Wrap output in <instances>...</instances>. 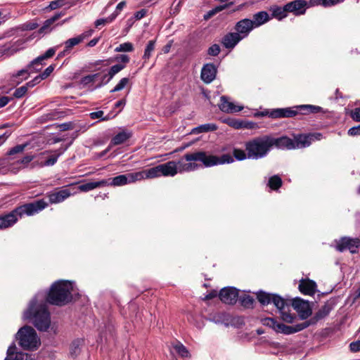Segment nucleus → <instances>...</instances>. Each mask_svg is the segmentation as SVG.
I'll list each match as a JSON object with an SVG mask.
<instances>
[{
  "label": "nucleus",
  "mask_w": 360,
  "mask_h": 360,
  "mask_svg": "<svg viewBox=\"0 0 360 360\" xmlns=\"http://www.w3.org/2000/svg\"><path fill=\"white\" fill-rule=\"evenodd\" d=\"M74 193L70 188H63L59 191L49 194V199L51 204H57L63 202Z\"/></svg>",
  "instance_id": "nucleus-17"
},
{
  "label": "nucleus",
  "mask_w": 360,
  "mask_h": 360,
  "mask_svg": "<svg viewBox=\"0 0 360 360\" xmlns=\"http://www.w3.org/2000/svg\"><path fill=\"white\" fill-rule=\"evenodd\" d=\"M269 141L271 148L273 146L282 150L295 149L294 141L287 136H281L279 138H274L269 136Z\"/></svg>",
  "instance_id": "nucleus-14"
},
{
  "label": "nucleus",
  "mask_w": 360,
  "mask_h": 360,
  "mask_svg": "<svg viewBox=\"0 0 360 360\" xmlns=\"http://www.w3.org/2000/svg\"><path fill=\"white\" fill-rule=\"evenodd\" d=\"M173 348L176 352L181 357H188L190 356L187 348L180 342H177L173 345Z\"/></svg>",
  "instance_id": "nucleus-37"
},
{
  "label": "nucleus",
  "mask_w": 360,
  "mask_h": 360,
  "mask_svg": "<svg viewBox=\"0 0 360 360\" xmlns=\"http://www.w3.org/2000/svg\"><path fill=\"white\" fill-rule=\"evenodd\" d=\"M94 32V30L92 29H89L88 30L84 31L82 34H79L78 36L81 39V40L83 41L86 39L90 37Z\"/></svg>",
  "instance_id": "nucleus-56"
},
{
  "label": "nucleus",
  "mask_w": 360,
  "mask_h": 360,
  "mask_svg": "<svg viewBox=\"0 0 360 360\" xmlns=\"http://www.w3.org/2000/svg\"><path fill=\"white\" fill-rule=\"evenodd\" d=\"M125 6H126V2L124 1L120 2L117 5L115 11L111 15L116 14V17H117Z\"/></svg>",
  "instance_id": "nucleus-60"
},
{
  "label": "nucleus",
  "mask_w": 360,
  "mask_h": 360,
  "mask_svg": "<svg viewBox=\"0 0 360 360\" xmlns=\"http://www.w3.org/2000/svg\"><path fill=\"white\" fill-rule=\"evenodd\" d=\"M258 301L263 305L273 303L278 310L283 321L292 323L295 316L289 313V306L283 297L276 295L259 291L257 294Z\"/></svg>",
  "instance_id": "nucleus-5"
},
{
  "label": "nucleus",
  "mask_w": 360,
  "mask_h": 360,
  "mask_svg": "<svg viewBox=\"0 0 360 360\" xmlns=\"http://www.w3.org/2000/svg\"><path fill=\"white\" fill-rule=\"evenodd\" d=\"M27 145H28V143L17 145V146L13 147L12 148H11L8 151L7 155H15L17 153H22L25 149V148L27 146Z\"/></svg>",
  "instance_id": "nucleus-47"
},
{
  "label": "nucleus",
  "mask_w": 360,
  "mask_h": 360,
  "mask_svg": "<svg viewBox=\"0 0 360 360\" xmlns=\"http://www.w3.org/2000/svg\"><path fill=\"white\" fill-rule=\"evenodd\" d=\"M335 243V248L339 252L349 250L350 252L355 253L360 246V240L359 238L350 237H342L340 240H336Z\"/></svg>",
  "instance_id": "nucleus-9"
},
{
  "label": "nucleus",
  "mask_w": 360,
  "mask_h": 360,
  "mask_svg": "<svg viewBox=\"0 0 360 360\" xmlns=\"http://www.w3.org/2000/svg\"><path fill=\"white\" fill-rule=\"evenodd\" d=\"M55 53H56V48L55 47L50 48L43 55L37 57V61L39 60H41L42 61H44L46 59L50 58L54 56Z\"/></svg>",
  "instance_id": "nucleus-48"
},
{
  "label": "nucleus",
  "mask_w": 360,
  "mask_h": 360,
  "mask_svg": "<svg viewBox=\"0 0 360 360\" xmlns=\"http://www.w3.org/2000/svg\"><path fill=\"white\" fill-rule=\"evenodd\" d=\"M82 41L79 38V37L77 35L75 37L70 38L68 40H66L64 42V46L65 47V51H71L72 49L78 45L79 44L82 43Z\"/></svg>",
  "instance_id": "nucleus-38"
},
{
  "label": "nucleus",
  "mask_w": 360,
  "mask_h": 360,
  "mask_svg": "<svg viewBox=\"0 0 360 360\" xmlns=\"http://www.w3.org/2000/svg\"><path fill=\"white\" fill-rule=\"evenodd\" d=\"M245 150L249 159L258 160L267 155L271 150L269 136L256 137L245 143Z\"/></svg>",
  "instance_id": "nucleus-7"
},
{
  "label": "nucleus",
  "mask_w": 360,
  "mask_h": 360,
  "mask_svg": "<svg viewBox=\"0 0 360 360\" xmlns=\"http://www.w3.org/2000/svg\"><path fill=\"white\" fill-rule=\"evenodd\" d=\"M134 49V45L131 42H124L120 44L115 49V52H131Z\"/></svg>",
  "instance_id": "nucleus-40"
},
{
  "label": "nucleus",
  "mask_w": 360,
  "mask_h": 360,
  "mask_svg": "<svg viewBox=\"0 0 360 360\" xmlns=\"http://www.w3.org/2000/svg\"><path fill=\"white\" fill-rule=\"evenodd\" d=\"M344 0H310L311 5H320L324 7H331L342 2Z\"/></svg>",
  "instance_id": "nucleus-34"
},
{
  "label": "nucleus",
  "mask_w": 360,
  "mask_h": 360,
  "mask_svg": "<svg viewBox=\"0 0 360 360\" xmlns=\"http://www.w3.org/2000/svg\"><path fill=\"white\" fill-rule=\"evenodd\" d=\"M100 77V73H95L92 75H86L82 78L81 84L83 86H86L91 83H93L96 81V79Z\"/></svg>",
  "instance_id": "nucleus-42"
},
{
  "label": "nucleus",
  "mask_w": 360,
  "mask_h": 360,
  "mask_svg": "<svg viewBox=\"0 0 360 360\" xmlns=\"http://www.w3.org/2000/svg\"><path fill=\"white\" fill-rule=\"evenodd\" d=\"M270 113H271V110L266 109L263 111L256 112L254 114V116L256 117H266V116H268L270 117Z\"/></svg>",
  "instance_id": "nucleus-61"
},
{
  "label": "nucleus",
  "mask_w": 360,
  "mask_h": 360,
  "mask_svg": "<svg viewBox=\"0 0 360 360\" xmlns=\"http://www.w3.org/2000/svg\"><path fill=\"white\" fill-rule=\"evenodd\" d=\"M350 350L353 352H360V340L352 342L349 345Z\"/></svg>",
  "instance_id": "nucleus-58"
},
{
  "label": "nucleus",
  "mask_w": 360,
  "mask_h": 360,
  "mask_svg": "<svg viewBox=\"0 0 360 360\" xmlns=\"http://www.w3.org/2000/svg\"><path fill=\"white\" fill-rule=\"evenodd\" d=\"M103 114H104L103 111L98 110V111H96V112H91L89 114V116L93 120L100 119L102 121L108 120H110V119H111L112 117L110 115H107L105 117H103Z\"/></svg>",
  "instance_id": "nucleus-44"
},
{
  "label": "nucleus",
  "mask_w": 360,
  "mask_h": 360,
  "mask_svg": "<svg viewBox=\"0 0 360 360\" xmlns=\"http://www.w3.org/2000/svg\"><path fill=\"white\" fill-rule=\"evenodd\" d=\"M82 340H74L71 345V354L72 355H77L79 352V346L82 344Z\"/></svg>",
  "instance_id": "nucleus-49"
},
{
  "label": "nucleus",
  "mask_w": 360,
  "mask_h": 360,
  "mask_svg": "<svg viewBox=\"0 0 360 360\" xmlns=\"http://www.w3.org/2000/svg\"><path fill=\"white\" fill-rule=\"evenodd\" d=\"M16 346L12 343L8 348L4 360H33L32 355L24 352H16Z\"/></svg>",
  "instance_id": "nucleus-18"
},
{
  "label": "nucleus",
  "mask_w": 360,
  "mask_h": 360,
  "mask_svg": "<svg viewBox=\"0 0 360 360\" xmlns=\"http://www.w3.org/2000/svg\"><path fill=\"white\" fill-rule=\"evenodd\" d=\"M115 60L120 63H124L125 65L129 62V57L125 54H121L116 56Z\"/></svg>",
  "instance_id": "nucleus-55"
},
{
  "label": "nucleus",
  "mask_w": 360,
  "mask_h": 360,
  "mask_svg": "<svg viewBox=\"0 0 360 360\" xmlns=\"http://www.w3.org/2000/svg\"><path fill=\"white\" fill-rule=\"evenodd\" d=\"M78 295L75 283L59 280L54 282L49 292L40 291L30 300L24 311V319H32L34 326L40 331H46L51 325V316L47 308L49 304L63 306L70 302Z\"/></svg>",
  "instance_id": "nucleus-1"
},
{
  "label": "nucleus",
  "mask_w": 360,
  "mask_h": 360,
  "mask_svg": "<svg viewBox=\"0 0 360 360\" xmlns=\"http://www.w3.org/2000/svg\"><path fill=\"white\" fill-rule=\"evenodd\" d=\"M125 68V65H123V64H121V63H119V64H116L115 65H112L108 72L106 74V77H108V78L106 79V81H105L104 82L105 83H108L112 78L113 77L117 74L118 72H120L121 70H122L124 68Z\"/></svg>",
  "instance_id": "nucleus-33"
},
{
  "label": "nucleus",
  "mask_w": 360,
  "mask_h": 360,
  "mask_svg": "<svg viewBox=\"0 0 360 360\" xmlns=\"http://www.w3.org/2000/svg\"><path fill=\"white\" fill-rule=\"evenodd\" d=\"M292 305L302 319H306L311 316V309L308 302L296 297L293 299Z\"/></svg>",
  "instance_id": "nucleus-12"
},
{
  "label": "nucleus",
  "mask_w": 360,
  "mask_h": 360,
  "mask_svg": "<svg viewBox=\"0 0 360 360\" xmlns=\"http://www.w3.org/2000/svg\"><path fill=\"white\" fill-rule=\"evenodd\" d=\"M299 290L302 294L313 295L316 290V283L309 279H302L300 281Z\"/></svg>",
  "instance_id": "nucleus-23"
},
{
  "label": "nucleus",
  "mask_w": 360,
  "mask_h": 360,
  "mask_svg": "<svg viewBox=\"0 0 360 360\" xmlns=\"http://www.w3.org/2000/svg\"><path fill=\"white\" fill-rule=\"evenodd\" d=\"M34 158V156L32 155H27L25 157H23L20 160V162L21 164H28L30 163L33 159Z\"/></svg>",
  "instance_id": "nucleus-63"
},
{
  "label": "nucleus",
  "mask_w": 360,
  "mask_h": 360,
  "mask_svg": "<svg viewBox=\"0 0 360 360\" xmlns=\"http://www.w3.org/2000/svg\"><path fill=\"white\" fill-rule=\"evenodd\" d=\"M234 159L230 154H223L220 157L209 155L204 151L186 153L176 161H169L159 165L161 175L164 176H174L177 173L189 172L195 171L200 167L195 162H200L204 167L212 166L233 162Z\"/></svg>",
  "instance_id": "nucleus-2"
},
{
  "label": "nucleus",
  "mask_w": 360,
  "mask_h": 360,
  "mask_svg": "<svg viewBox=\"0 0 360 360\" xmlns=\"http://www.w3.org/2000/svg\"><path fill=\"white\" fill-rule=\"evenodd\" d=\"M38 27V24L36 22H27L22 25V29L23 30H33Z\"/></svg>",
  "instance_id": "nucleus-52"
},
{
  "label": "nucleus",
  "mask_w": 360,
  "mask_h": 360,
  "mask_svg": "<svg viewBox=\"0 0 360 360\" xmlns=\"http://www.w3.org/2000/svg\"><path fill=\"white\" fill-rule=\"evenodd\" d=\"M129 79L128 77L122 78L118 84L112 89L110 92H115L122 90L129 83Z\"/></svg>",
  "instance_id": "nucleus-46"
},
{
  "label": "nucleus",
  "mask_w": 360,
  "mask_h": 360,
  "mask_svg": "<svg viewBox=\"0 0 360 360\" xmlns=\"http://www.w3.org/2000/svg\"><path fill=\"white\" fill-rule=\"evenodd\" d=\"M71 143H69V144H67V145H62L60 148H58V150H54V153L52 154L51 155H50L45 161L42 164L43 166H46V167H49V166H53L54 165L58 158L65 153V151L67 150V149L69 148V146H70Z\"/></svg>",
  "instance_id": "nucleus-25"
},
{
  "label": "nucleus",
  "mask_w": 360,
  "mask_h": 360,
  "mask_svg": "<svg viewBox=\"0 0 360 360\" xmlns=\"http://www.w3.org/2000/svg\"><path fill=\"white\" fill-rule=\"evenodd\" d=\"M272 11V17L276 18L278 20H282L283 18L287 16V13L288 11L285 8V5L283 7L281 6H275L271 8Z\"/></svg>",
  "instance_id": "nucleus-32"
},
{
  "label": "nucleus",
  "mask_w": 360,
  "mask_h": 360,
  "mask_svg": "<svg viewBox=\"0 0 360 360\" xmlns=\"http://www.w3.org/2000/svg\"><path fill=\"white\" fill-rule=\"evenodd\" d=\"M48 206L43 199L37 200L32 202L25 203L16 207L11 212L0 215V230L13 226L24 216H33L42 211Z\"/></svg>",
  "instance_id": "nucleus-4"
},
{
  "label": "nucleus",
  "mask_w": 360,
  "mask_h": 360,
  "mask_svg": "<svg viewBox=\"0 0 360 360\" xmlns=\"http://www.w3.org/2000/svg\"><path fill=\"white\" fill-rule=\"evenodd\" d=\"M217 129V126L214 123H207L193 128L191 133L198 134L200 133L213 131Z\"/></svg>",
  "instance_id": "nucleus-30"
},
{
  "label": "nucleus",
  "mask_w": 360,
  "mask_h": 360,
  "mask_svg": "<svg viewBox=\"0 0 360 360\" xmlns=\"http://www.w3.org/2000/svg\"><path fill=\"white\" fill-rule=\"evenodd\" d=\"M27 91V90L26 89V86L23 85L19 88H17L13 92V95L16 98H21L26 94Z\"/></svg>",
  "instance_id": "nucleus-50"
},
{
  "label": "nucleus",
  "mask_w": 360,
  "mask_h": 360,
  "mask_svg": "<svg viewBox=\"0 0 360 360\" xmlns=\"http://www.w3.org/2000/svg\"><path fill=\"white\" fill-rule=\"evenodd\" d=\"M282 184L281 178L278 175H274L269 178L267 185L271 189L277 191L282 186Z\"/></svg>",
  "instance_id": "nucleus-36"
},
{
  "label": "nucleus",
  "mask_w": 360,
  "mask_h": 360,
  "mask_svg": "<svg viewBox=\"0 0 360 360\" xmlns=\"http://www.w3.org/2000/svg\"><path fill=\"white\" fill-rule=\"evenodd\" d=\"M220 47L215 44L212 45L207 50V54L212 56H217L220 53Z\"/></svg>",
  "instance_id": "nucleus-51"
},
{
  "label": "nucleus",
  "mask_w": 360,
  "mask_h": 360,
  "mask_svg": "<svg viewBox=\"0 0 360 360\" xmlns=\"http://www.w3.org/2000/svg\"><path fill=\"white\" fill-rule=\"evenodd\" d=\"M218 106L221 111L231 114L240 112L244 108L243 105L232 102L230 98L226 96H221Z\"/></svg>",
  "instance_id": "nucleus-13"
},
{
  "label": "nucleus",
  "mask_w": 360,
  "mask_h": 360,
  "mask_svg": "<svg viewBox=\"0 0 360 360\" xmlns=\"http://www.w3.org/2000/svg\"><path fill=\"white\" fill-rule=\"evenodd\" d=\"M347 134L351 136H360V124L350 128Z\"/></svg>",
  "instance_id": "nucleus-54"
},
{
  "label": "nucleus",
  "mask_w": 360,
  "mask_h": 360,
  "mask_svg": "<svg viewBox=\"0 0 360 360\" xmlns=\"http://www.w3.org/2000/svg\"><path fill=\"white\" fill-rule=\"evenodd\" d=\"M106 186V182L103 179L97 181H91L83 184L79 186V189L83 192H88L98 187Z\"/></svg>",
  "instance_id": "nucleus-29"
},
{
  "label": "nucleus",
  "mask_w": 360,
  "mask_h": 360,
  "mask_svg": "<svg viewBox=\"0 0 360 360\" xmlns=\"http://www.w3.org/2000/svg\"><path fill=\"white\" fill-rule=\"evenodd\" d=\"M224 122L229 124L230 127H232L235 129H242L243 127L244 123L243 121L239 120L233 119V118H228L224 120Z\"/></svg>",
  "instance_id": "nucleus-41"
},
{
  "label": "nucleus",
  "mask_w": 360,
  "mask_h": 360,
  "mask_svg": "<svg viewBox=\"0 0 360 360\" xmlns=\"http://www.w3.org/2000/svg\"><path fill=\"white\" fill-rule=\"evenodd\" d=\"M236 32H229L221 39L222 45L228 49H233L243 39Z\"/></svg>",
  "instance_id": "nucleus-21"
},
{
  "label": "nucleus",
  "mask_w": 360,
  "mask_h": 360,
  "mask_svg": "<svg viewBox=\"0 0 360 360\" xmlns=\"http://www.w3.org/2000/svg\"><path fill=\"white\" fill-rule=\"evenodd\" d=\"M271 17L266 11H259L252 15L250 19L255 28L259 27L271 20Z\"/></svg>",
  "instance_id": "nucleus-24"
},
{
  "label": "nucleus",
  "mask_w": 360,
  "mask_h": 360,
  "mask_svg": "<svg viewBox=\"0 0 360 360\" xmlns=\"http://www.w3.org/2000/svg\"><path fill=\"white\" fill-rule=\"evenodd\" d=\"M221 301L227 304H234L238 298V290L234 287H225L219 294Z\"/></svg>",
  "instance_id": "nucleus-11"
},
{
  "label": "nucleus",
  "mask_w": 360,
  "mask_h": 360,
  "mask_svg": "<svg viewBox=\"0 0 360 360\" xmlns=\"http://www.w3.org/2000/svg\"><path fill=\"white\" fill-rule=\"evenodd\" d=\"M15 338L21 347L25 349H36L40 345V340L34 329L25 326L21 328L15 335Z\"/></svg>",
  "instance_id": "nucleus-8"
},
{
  "label": "nucleus",
  "mask_w": 360,
  "mask_h": 360,
  "mask_svg": "<svg viewBox=\"0 0 360 360\" xmlns=\"http://www.w3.org/2000/svg\"><path fill=\"white\" fill-rule=\"evenodd\" d=\"M137 176H139V175H136V172H134L120 174L113 178L103 179V181L106 182V186H122L137 181Z\"/></svg>",
  "instance_id": "nucleus-10"
},
{
  "label": "nucleus",
  "mask_w": 360,
  "mask_h": 360,
  "mask_svg": "<svg viewBox=\"0 0 360 360\" xmlns=\"http://www.w3.org/2000/svg\"><path fill=\"white\" fill-rule=\"evenodd\" d=\"M155 44H156L155 39L150 40L148 42L145 48L144 53L143 56V59L144 60V62H146L150 58L152 53L155 50Z\"/></svg>",
  "instance_id": "nucleus-35"
},
{
  "label": "nucleus",
  "mask_w": 360,
  "mask_h": 360,
  "mask_svg": "<svg viewBox=\"0 0 360 360\" xmlns=\"http://www.w3.org/2000/svg\"><path fill=\"white\" fill-rule=\"evenodd\" d=\"M11 99V98L8 96H0V108L6 106Z\"/></svg>",
  "instance_id": "nucleus-64"
},
{
  "label": "nucleus",
  "mask_w": 360,
  "mask_h": 360,
  "mask_svg": "<svg viewBox=\"0 0 360 360\" xmlns=\"http://www.w3.org/2000/svg\"><path fill=\"white\" fill-rule=\"evenodd\" d=\"M334 302L329 300L326 302L315 314V315L309 320L293 326H287L277 321L274 318H266L263 319V324L271 328L277 333H281L285 335H290L297 332H300L310 325L316 323L319 320L326 317L332 309L334 308Z\"/></svg>",
  "instance_id": "nucleus-3"
},
{
  "label": "nucleus",
  "mask_w": 360,
  "mask_h": 360,
  "mask_svg": "<svg viewBox=\"0 0 360 360\" xmlns=\"http://www.w3.org/2000/svg\"><path fill=\"white\" fill-rule=\"evenodd\" d=\"M41 60H39L37 61V58L34 59L32 61H31L26 67V70H29V73L30 75L32 73L37 72L40 71L44 63H43Z\"/></svg>",
  "instance_id": "nucleus-31"
},
{
  "label": "nucleus",
  "mask_w": 360,
  "mask_h": 360,
  "mask_svg": "<svg viewBox=\"0 0 360 360\" xmlns=\"http://www.w3.org/2000/svg\"><path fill=\"white\" fill-rule=\"evenodd\" d=\"M255 28L252 21L249 18H244L239 20L235 25V30L242 39L246 38L251 31Z\"/></svg>",
  "instance_id": "nucleus-15"
},
{
  "label": "nucleus",
  "mask_w": 360,
  "mask_h": 360,
  "mask_svg": "<svg viewBox=\"0 0 360 360\" xmlns=\"http://www.w3.org/2000/svg\"><path fill=\"white\" fill-rule=\"evenodd\" d=\"M350 115L354 120L360 122V108H356L351 112Z\"/></svg>",
  "instance_id": "nucleus-57"
},
{
  "label": "nucleus",
  "mask_w": 360,
  "mask_h": 360,
  "mask_svg": "<svg viewBox=\"0 0 360 360\" xmlns=\"http://www.w3.org/2000/svg\"><path fill=\"white\" fill-rule=\"evenodd\" d=\"M136 175H139V176H137L138 181H141L144 179H154L162 176L159 165L148 169L136 172Z\"/></svg>",
  "instance_id": "nucleus-22"
},
{
  "label": "nucleus",
  "mask_w": 360,
  "mask_h": 360,
  "mask_svg": "<svg viewBox=\"0 0 360 360\" xmlns=\"http://www.w3.org/2000/svg\"><path fill=\"white\" fill-rule=\"evenodd\" d=\"M63 15L64 13L62 12L57 13L51 18L45 20L43 25L40 27V29L38 31L39 34L44 35L47 33H49L52 30L51 25L60 18H61Z\"/></svg>",
  "instance_id": "nucleus-26"
},
{
  "label": "nucleus",
  "mask_w": 360,
  "mask_h": 360,
  "mask_svg": "<svg viewBox=\"0 0 360 360\" xmlns=\"http://www.w3.org/2000/svg\"><path fill=\"white\" fill-rule=\"evenodd\" d=\"M54 67L53 65H49L45 69V70L43 72L41 73V77H44L45 79L52 73Z\"/></svg>",
  "instance_id": "nucleus-59"
},
{
  "label": "nucleus",
  "mask_w": 360,
  "mask_h": 360,
  "mask_svg": "<svg viewBox=\"0 0 360 360\" xmlns=\"http://www.w3.org/2000/svg\"><path fill=\"white\" fill-rule=\"evenodd\" d=\"M64 4V0H55L50 2L49 7L51 10L61 7Z\"/></svg>",
  "instance_id": "nucleus-53"
},
{
  "label": "nucleus",
  "mask_w": 360,
  "mask_h": 360,
  "mask_svg": "<svg viewBox=\"0 0 360 360\" xmlns=\"http://www.w3.org/2000/svg\"><path fill=\"white\" fill-rule=\"evenodd\" d=\"M132 133L127 129H122L117 133L110 141V146H117L123 143L129 138H131Z\"/></svg>",
  "instance_id": "nucleus-27"
},
{
  "label": "nucleus",
  "mask_w": 360,
  "mask_h": 360,
  "mask_svg": "<svg viewBox=\"0 0 360 360\" xmlns=\"http://www.w3.org/2000/svg\"><path fill=\"white\" fill-rule=\"evenodd\" d=\"M233 155L234 158L238 161H242L248 158V153H246L243 150L239 148H234Z\"/></svg>",
  "instance_id": "nucleus-45"
},
{
  "label": "nucleus",
  "mask_w": 360,
  "mask_h": 360,
  "mask_svg": "<svg viewBox=\"0 0 360 360\" xmlns=\"http://www.w3.org/2000/svg\"><path fill=\"white\" fill-rule=\"evenodd\" d=\"M116 18V14L110 15L108 18H100L95 21L94 25L96 27H98L101 25H104L106 23L112 22Z\"/></svg>",
  "instance_id": "nucleus-43"
},
{
  "label": "nucleus",
  "mask_w": 360,
  "mask_h": 360,
  "mask_svg": "<svg viewBox=\"0 0 360 360\" xmlns=\"http://www.w3.org/2000/svg\"><path fill=\"white\" fill-rule=\"evenodd\" d=\"M306 6L307 1L304 0H294L285 4L288 13H293L295 15L304 13Z\"/></svg>",
  "instance_id": "nucleus-19"
},
{
  "label": "nucleus",
  "mask_w": 360,
  "mask_h": 360,
  "mask_svg": "<svg viewBox=\"0 0 360 360\" xmlns=\"http://www.w3.org/2000/svg\"><path fill=\"white\" fill-rule=\"evenodd\" d=\"M73 128H74V126L72 122H65L60 125V129L61 131L72 129Z\"/></svg>",
  "instance_id": "nucleus-62"
},
{
  "label": "nucleus",
  "mask_w": 360,
  "mask_h": 360,
  "mask_svg": "<svg viewBox=\"0 0 360 360\" xmlns=\"http://www.w3.org/2000/svg\"><path fill=\"white\" fill-rule=\"evenodd\" d=\"M293 141L295 149L307 148L312 143L309 134L298 135L295 137V139Z\"/></svg>",
  "instance_id": "nucleus-28"
},
{
  "label": "nucleus",
  "mask_w": 360,
  "mask_h": 360,
  "mask_svg": "<svg viewBox=\"0 0 360 360\" xmlns=\"http://www.w3.org/2000/svg\"><path fill=\"white\" fill-rule=\"evenodd\" d=\"M240 303L245 308H252L254 304V298L250 295H245L239 297Z\"/></svg>",
  "instance_id": "nucleus-39"
},
{
  "label": "nucleus",
  "mask_w": 360,
  "mask_h": 360,
  "mask_svg": "<svg viewBox=\"0 0 360 360\" xmlns=\"http://www.w3.org/2000/svg\"><path fill=\"white\" fill-rule=\"evenodd\" d=\"M30 76L29 70H26L25 68L11 74L9 77L8 82L11 86H15L22 83L24 80L28 79Z\"/></svg>",
  "instance_id": "nucleus-20"
},
{
  "label": "nucleus",
  "mask_w": 360,
  "mask_h": 360,
  "mask_svg": "<svg viewBox=\"0 0 360 360\" xmlns=\"http://www.w3.org/2000/svg\"><path fill=\"white\" fill-rule=\"evenodd\" d=\"M321 107L314 105H299L290 108L271 110L270 117L273 119L293 117L298 114L309 115L323 112Z\"/></svg>",
  "instance_id": "nucleus-6"
},
{
  "label": "nucleus",
  "mask_w": 360,
  "mask_h": 360,
  "mask_svg": "<svg viewBox=\"0 0 360 360\" xmlns=\"http://www.w3.org/2000/svg\"><path fill=\"white\" fill-rule=\"evenodd\" d=\"M217 69L213 63H207L201 70V79L206 84L211 83L216 77Z\"/></svg>",
  "instance_id": "nucleus-16"
}]
</instances>
